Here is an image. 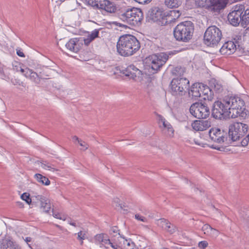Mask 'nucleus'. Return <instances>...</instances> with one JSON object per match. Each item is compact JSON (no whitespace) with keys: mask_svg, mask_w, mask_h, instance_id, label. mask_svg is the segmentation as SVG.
I'll return each mask as SVG.
<instances>
[{"mask_svg":"<svg viewBox=\"0 0 249 249\" xmlns=\"http://www.w3.org/2000/svg\"><path fill=\"white\" fill-rule=\"evenodd\" d=\"M140 48L139 41L136 37L131 35L121 36L117 43V52L124 56L132 55Z\"/></svg>","mask_w":249,"mask_h":249,"instance_id":"1","label":"nucleus"},{"mask_svg":"<svg viewBox=\"0 0 249 249\" xmlns=\"http://www.w3.org/2000/svg\"><path fill=\"white\" fill-rule=\"evenodd\" d=\"M224 100L225 105L228 109L229 118H235L237 117L243 112L245 109V102L239 97H227Z\"/></svg>","mask_w":249,"mask_h":249,"instance_id":"2","label":"nucleus"},{"mask_svg":"<svg viewBox=\"0 0 249 249\" xmlns=\"http://www.w3.org/2000/svg\"><path fill=\"white\" fill-rule=\"evenodd\" d=\"M194 26L192 22L186 21L178 24L174 29V35L178 41L188 42L194 33Z\"/></svg>","mask_w":249,"mask_h":249,"instance_id":"3","label":"nucleus"},{"mask_svg":"<svg viewBox=\"0 0 249 249\" xmlns=\"http://www.w3.org/2000/svg\"><path fill=\"white\" fill-rule=\"evenodd\" d=\"M119 18L129 25L138 26L143 19V13L140 9L134 7L120 14Z\"/></svg>","mask_w":249,"mask_h":249,"instance_id":"4","label":"nucleus"},{"mask_svg":"<svg viewBox=\"0 0 249 249\" xmlns=\"http://www.w3.org/2000/svg\"><path fill=\"white\" fill-rule=\"evenodd\" d=\"M222 37V33L220 29L215 26L209 27L204 36V41L209 46L217 45Z\"/></svg>","mask_w":249,"mask_h":249,"instance_id":"5","label":"nucleus"},{"mask_svg":"<svg viewBox=\"0 0 249 249\" xmlns=\"http://www.w3.org/2000/svg\"><path fill=\"white\" fill-rule=\"evenodd\" d=\"M189 84V80L185 78H174L170 84L171 91L175 95H182L188 89Z\"/></svg>","mask_w":249,"mask_h":249,"instance_id":"6","label":"nucleus"},{"mask_svg":"<svg viewBox=\"0 0 249 249\" xmlns=\"http://www.w3.org/2000/svg\"><path fill=\"white\" fill-rule=\"evenodd\" d=\"M169 58L168 55L164 53H161L156 54H153L147 59L151 69L157 71L162 67Z\"/></svg>","mask_w":249,"mask_h":249,"instance_id":"7","label":"nucleus"},{"mask_svg":"<svg viewBox=\"0 0 249 249\" xmlns=\"http://www.w3.org/2000/svg\"><path fill=\"white\" fill-rule=\"evenodd\" d=\"M244 11L245 7L243 5L236 4L233 6L228 16V19L230 24L237 26L241 23V16Z\"/></svg>","mask_w":249,"mask_h":249,"instance_id":"8","label":"nucleus"},{"mask_svg":"<svg viewBox=\"0 0 249 249\" xmlns=\"http://www.w3.org/2000/svg\"><path fill=\"white\" fill-rule=\"evenodd\" d=\"M190 112L195 117L206 118L210 114L209 108L201 103H195L190 108Z\"/></svg>","mask_w":249,"mask_h":249,"instance_id":"9","label":"nucleus"},{"mask_svg":"<svg viewBox=\"0 0 249 249\" xmlns=\"http://www.w3.org/2000/svg\"><path fill=\"white\" fill-rule=\"evenodd\" d=\"M147 16L149 19L154 22H159L161 25L167 22L162 8L158 7H152L148 10Z\"/></svg>","mask_w":249,"mask_h":249,"instance_id":"10","label":"nucleus"},{"mask_svg":"<svg viewBox=\"0 0 249 249\" xmlns=\"http://www.w3.org/2000/svg\"><path fill=\"white\" fill-rule=\"evenodd\" d=\"M122 73L135 81L141 82L143 77L146 76L141 71L137 68L134 65H131L122 71Z\"/></svg>","mask_w":249,"mask_h":249,"instance_id":"11","label":"nucleus"},{"mask_svg":"<svg viewBox=\"0 0 249 249\" xmlns=\"http://www.w3.org/2000/svg\"><path fill=\"white\" fill-rule=\"evenodd\" d=\"M212 114L216 119H221L223 115L229 117V112L227 107L225 105V100L222 102H215L212 110Z\"/></svg>","mask_w":249,"mask_h":249,"instance_id":"12","label":"nucleus"},{"mask_svg":"<svg viewBox=\"0 0 249 249\" xmlns=\"http://www.w3.org/2000/svg\"><path fill=\"white\" fill-rule=\"evenodd\" d=\"M94 8L110 13L116 11L115 5L109 0H94Z\"/></svg>","mask_w":249,"mask_h":249,"instance_id":"13","label":"nucleus"},{"mask_svg":"<svg viewBox=\"0 0 249 249\" xmlns=\"http://www.w3.org/2000/svg\"><path fill=\"white\" fill-rule=\"evenodd\" d=\"M209 135L211 140L217 143L222 144L225 141L226 133L219 128H211L209 130Z\"/></svg>","mask_w":249,"mask_h":249,"instance_id":"14","label":"nucleus"},{"mask_svg":"<svg viewBox=\"0 0 249 249\" xmlns=\"http://www.w3.org/2000/svg\"><path fill=\"white\" fill-rule=\"evenodd\" d=\"M19 71L27 79L35 84L40 83L41 76L33 70L27 67H20Z\"/></svg>","mask_w":249,"mask_h":249,"instance_id":"15","label":"nucleus"},{"mask_svg":"<svg viewBox=\"0 0 249 249\" xmlns=\"http://www.w3.org/2000/svg\"><path fill=\"white\" fill-rule=\"evenodd\" d=\"M65 46L70 51L77 53L83 47V40L79 38H71L66 44Z\"/></svg>","mask_w":249,"mask_h":249,"instance_id":"16","label":"nucleus"},{"mask_svg":"<svg viewBox=\"0 0 249 249\" xmlns=\"http://www.w3.org/2000/svg\"><path fill=\"white\" fill-rule=\"evenodd\" d=\"M119 234V246L123 247L124 249H139L136 246L132 240L130 239H126L123 236Z\"/></svg>","mask_w":249,"mask_h":249,"instance_id":"17","label":"nucleus"},{"mask_svg":"<svg viewBox=\"0 0 249 249\" xmlns=\"http://www.w3.org/2000/svg\"><path fill=\"white\" fill-rule=\"evenodd\" d=\"M229 0H209V9L214 11H219L225 8Z\"/></svg>","mask_w":249,"mask_h":249,"instance_id":"18","label":"nucleus"},{"mask_svg":"<svg viewBox=\"0 0 249 249\" xmlns=\"http://www.w3.org/2000/svg\"><path fill=\"white\" fill-rule=\"evenodd\" d=\"M191 125L196 131H204L211 126V123L209 120H196Z\"/></svg>","mask_w":249,"mask_h":249,"instance_id":"19","label":"nucleus"},{"mask_svg":"<svg viewBox=\"0 0 249 249\" xmlns=\"http://www.w3.org/2000/svg\"><path fill=\"white\" fill-rule=\"evenodd\" d=\"M236 46L233 41H229L225 42L220 50L222 54L230 55L235 52Z\"/></svg>","mask_w":249,"mask_h":249,"instance_id":"20","label":"nucleus"},{"mask_svg":"<svg viewBox=\"0 0 249 249\" xmlns=\"http://www.w3.org/2000/svg\"><path fill=\"white\" fill-rule=\"evenodd\" d=\"M35 197L38 201L37 203H39L41 210L45 213L49 212L51 208L49 200L41 195H37Z\"/></svg>","mask_w":249,"mask_h":249,"instance_id":"21","label":"nucleus"},{"mask_svg":"<svg viewBox=\"0 0 249 249\" xmlns=\"http://www.w3.org/2000/svg\"><path fill=\"white\" fill-rule=\"evenodd\" d=\"M240 128L236 126L235 123H233L230 125L229 127V137L232 142H236L239 141V135H238V129Z\"/></svg>","mask_w":249,"mask_h":249,"instance_id":"22","label":"nucleus"},{"mask_svg":"<svg viewBox=\"0 0 249 249\" xmlns=\"http://www.w3.org/2000/svg\"><path fill=\"white\" fill-rule=\"evenodd\" d=\"M96 243L99 244L100 245V247H102V246H105V248L106 249H107V248L106 246V244H111V242L110 240L108 238L107 235L105 234H99L96 235L95 238Z\"/></svg>","mask_w":249,"mask_h":249,"instance_id":"23","label":"nucleus"},{"mask_svg":"<svg viewBox=\"0 0 249 249\" xmlns=\"http://www.w3.org/2000/svg\"><path fill=\"white\" fill-rule=\"evenodd\" d=\"M201 83H195L193 84L189 91V94L190 96L197 98L200 97V90H201Z\"/></svg>","mask_w":249,"mask_h":249,"instance_id":"24","label":"nucleus"},{"mask_svg":"<svg viewBox=\"0 0 249 249\" xmlns=\"http://www.w3.org/2000/svg\"><path fill=\"white\" fill-rule=\"evenodd\" d=\"M1 249H20V247L16 243L10 240H2L1 246Z\"/></svg>","mask_w":249,"mask_h":249,"instance_id":"25","label":"nucleus"},{"mask_svg":"<svg viewBox=\"0 0 249 249\" xmlns=\"http://www.w3.org/2000/svg\"><path fill=\"white\" fill-rule=\"evenodd\" d=\"M235 125L240 128L238 129L239 139L242 138L246 133H249V128L247 124L239 122L234 123Z\"/></svg>","mask_w":249,"mask_h":249,"instance_id":"26","label":"nucleus"},{"mask_svg":"<svg viewBox=\"0 0 249 249\" xmlns=\"http://www.w3.org/2000/svg\"><path fill=\"white\" fill-rule=\"evenodd\" d=\"M35 164L38 165L39 166H41L43 169L46 170H48L53 172L58 171V170L54 168L53 166H52L46 161L36 160L35 161Z\"/></svg>","mask_w":249,"mask_h":249,"instance_id":"27","label":"nucleus"},{"mask_svg":"<svg viewBox=\"0 0 249 249\" xmlns=\"http://www.w3.org/2000/svg\"><path fill=\"white\" fill-rule=\"evenodd\" d=\"M200 92V97L203 99H210L211 97H209V95H211V89L209 87L201 84Z\"/></svg>","mask_w":249,"mask_h":249,"instance_id":"28","label":"nucleus"},{"mask_svg":"<svg viewBox=\"0 0 249 249\" xmlns=\"http://www.w3.org/2000/svg\"><path fill=\"white\" fill-rule=\"evenodd\" d=\"M107 65V63L106 61L97 58L95 59L94 63V68L98 71H103V69H105Z\"/></svg>","mask_w":249,"mask_h":249,"instance_id":"29","label":"nucleus"},{"mask_svg":"<svg viewBox=\"0 0 249 249\" xmlns=\"http://www.w3.org/2000/svg\"><path fill=\"white\" fill-rule=\"evenodd\" d=\"M34 178L37 182L42 185L48 186L50 184V181L49 179L40 174H36L34 175Z\"/></svg>","mask_w":249,"mask_h":249,"instance_id":"30","label":"nucleus"},{"mask_svg":"<svg viewBox=\"0 0 249 249\" xmlns=\"http://www.w3.org/2000/svg\"><path fill=\"white\" fill-rule=\"evenodd\" d=\"M164 3L169 8H176L181 4L182 0H165Z\"/></svg>","mask_w":249,"mask_h":249,"instance_id":"31","label":"nucleus"},{"mask_svg":"<svg viewBox=\"0 0 249 249\" xmlns=\"http://www.w3.org/2000/svg\"><path fill=\"white\" fill-rule=\"evenodd\" d=\"M244 12L241 16V25L245 28L249 24V9L245 10Z\"/></svg>","mask_w":249,"mask_h":249,"instance_id":"32","label":"nucleus"},{"mask_svg":"<svg viewBox=\"0 0 249 249\" xmlns=\"http://www.w3.org/2000/svg\"><path fill=\"white\" fill-rule=\"evenodd\" d=\"M211 87L213 89L216 91L219 92L222 89V86L219 82L214 79L211 80L210 81Z\"/></svg>","mask_w":249,"mask_h":249,"instance_id":"33","label":"nucleus"},{"mask_svg":"<svg viewBox=\"0 0 249 249\" xmlns=\"http://www.w3.org/2000/svg\"><path fill=\"white\" fill-rule=\"evenodd\" d=\"M162 133L169 137H172L174 136V130L171 124H169L161 130Z\"/></svg>","mask_w":249,"mask_h":249,"instance_id":"34","label":"nucleus"},{"mask_svg":"<svg viewBox=\"0 0 249 249\" xmlns=\"http://www.w3.org/2000/svg\"><path fill=\"white\" fill-rule=\"evenodd\" d=\"M158 117L159 125L160 128L161 129V130L165 128L166 125L170 124L161 115H159Z\"/></svg>","mask_w":249,"mask_h":249,"instance_id":"35","label":"nucleus"},{"mask_svg":"<svg viewBox=\"0 0 249 249\" xmlns=\"http://www.w3.org/2000/svg\"><path fill=\"white\" fill-rule=\"evenodd\" d=\"M195 3L196 5L198 7H205L209 9V0H196Z\"/></svg>","mask_w":249,"mask_h":249,"instance_id":"36","label":"nucleus"},{"mask_svg":"<svg viewBox=\"0 0 249 249\" xmlns=\"http://www.w3.org/2000/svg\"><path fill=\"white\" fill-rule=\"evenodd\" d=\"M169 223V221L165 219L164 218H161L157 220V225L161 228L163 230H164L165 229V226L167 225L168 223Z\"/></svg>","mask_w":249,"mask_h":249,"instance_id":"37","label":"nucleus"},{"mask_svg":"<svg viewBox=\"0 0 249 249\" xmlns=\"http://www.w3.org/2000/svg\"><path fill=\"white\" fill-rule=\"evenodd\" d=\"M164 230H165L170 234H173L177 231V228L175 226L171 224L169 222L167 225L165 226V229Z\"/></svg>","mask_w":249,"mask_h":249,"instance_id":"38","label":"nucleus"},{"mask_svg":"<svg viewBox=\"0 0 249 249\" xmlns=\"http://www.w3.org/2000/svg\"><path fill=\"white\" fill-rule=\"evenodd\" d=\"M79 39H82L83 42H84L85 44L88 46L93 40V32L89 34L87 38L80 37Z\"/></svg>","mask_w":249,"mask_h":249,"instance_id":"39","label":"nucleus"},{"mask_svg":"<svg viewBox=\"0 0 249 249\" xmlns=\"http://www.w3.org/2000/svg\"><path fill=\"white\" fill-rule=\"evenodd\" d=\"M104 33L102 28L94 29V39L102 37Z\"/></svg>","mask_w":249,"mask_h":249,"instance_id":"40","label":"nucleus"},{"mask_svg":"<svg viewBox=\"0 0 249 249\" xmlns=\"http://www.w3.org/2000/svg\"><path fill=\"white\" fill-rule=\"evenodd\" d=\"M21 198L25 201L28 204H31L32 199L30 197V195L28 193H24L21 196Z\"/></svg>","mask_w":249,"mask_h":249,"instance_id":"41","label":"nucleus"},{"mask_svg":"<svg viewBox=\"0 0 249 249\" xmlns=\"http://www.w3.org/2000/svg\"><path fill=\"white\" fill-rule=\"evenodd\" d=\"M212 228L209 225L205 224L202 227V230L205 234L209 235Z\"/></svg>","mask_w":249,"mask_h":249,"instance_id":"42","label":"nucleus"},{"mask_svg":"<svg viewBox=\"0 0 249 249\" xmlns=\"http://www.w3.org/2000/svg\"><path fill=\"white\" fill-rule=\"evenodd\" d=\"M53 215L54 217L57 218V219L63 220H65L66 218V216L65 215L60 214L58 213L53 212Z\"/></svg>","mask_w":249,"mask_h":249,"instance_id":"43","label":"nucleus"},{"mask_svg":"<svg viewBox=\"0 0 249 249\" xmlns=\"http://www.w3.org/2000/svg\"><path fill=\"white\" fill-rule=\"evenodd\" d=\"M87 237V234L84 231H80L77 233V239L80 240H83Z\"/></svg>","mask_w":249,"mask_h":249,"instance_id":"44","label":"nucleus"},{"mask_svg":"<svg viewBox=\"0 0 249 249\" xmlns=\"http://www.w3.org/2000/svg\"><path fill=\"white\" fill-rule=\"evenodd\" d=\"M119 236L117 237V240H115V243L116 244V245H114L111 242V244H110L109 245H110L111 247L113 249H123V247H120L119 246Z\"/></svg>","mask_w":249,"mask_h":249,"instance_id":"45","label":"nucleus"},{"mask_svg":"<svg viewBox=\"0 0 249 249\" xmlns=\"http://www.w3.org/2000/svg\"><path fill=\"white\" fill-rule=\"evenodd\" d=\"M219 234V232L218 230L212 228L209 235L212 236V237H216L218 236Z\"/></svg>","mask_w":249,"mask_h":249,"instance_id":"46","label":"nucleus"},{"mask_svg":"<svg viewBox=\"0 0 249 249\" xmlns=\"http://www.w3.org/2000/svg\"><path fill=\"white\" fill-rule=\"evenodd\" d=\"M180 13L179 10H173L170 12V15L175 18H178L180 16Z\"/></svg>","mask_w":249,"mask_h":249,"instance_id":"47","label":"nucleus"},{"mask_svg":"<svg viewBox=\"0 0 249 249\" xmlns=\"http://www.w3.org/2000/svg\"><path fill=\"white\" fill-rule=\"evenodd\" d=\"M184 72V69L181 67H176L174 70V73L177 75H180Z\"/></svg>","mask_w":249,"mask_h":249,"instance_id":"48","label":"nucleus"},{"mask_svg":"<svg viewBox=\"0 0 249 249\" xmlns=\"http://www.w3.org/2000/svg\"><path fill=\"white\" fill-rule=\"evenodd\" d=\"M78 143L81 146V150H85L88 147V145L87 144V143L82 140L79 141Z\"/></svg>","mask_w":249,"mask_h":249,"instance_id":"49","label":"nucleus"},{"mask_svg":"<svg viewBox=\"0 0 249 249\" xmlns=\"http://www.w3.org/2000/svg\"><path fill=\"white\" fill-rule=\"evenodd\" d=\"M208 245L207 241H202L198 243V247L202 249H205Z\"/></svg>","mask_w":249,"mask_h":249,"instance_id":"50","label":"nucleus"},{"mask_svg":"<svg viewBox=\"0 0 249 249\" xmlns=\"http://www.w3.org/2000/svg\"><path fill=\"white\" fill-rule=\"evenodd\" d=\"M135 217L138 220H139V221H142V222H144L146 221V218H145L143 216H142V215H141L139 214H138V213L136 214L135 215Z\"/></svg>","mask_w":249,"mask_h":249,"instance_id":"51","label":"nucleus"},{"mask_svg":"<svg viewBox=\"0 0 249 249\" xmlns=\"http://www.w3.org/2000/svg\"><path fill=\"white\" fill-rule=\"evenodd\" d=\"M113 24L114 25H115L116 26H118L122 28L126 29L128 28V26L126 25L119 23L117 21H114L113 22Z\"/></svg>","mask_w":249,"mask_h":249,"instance_id":"52","label":"nucleus"},{"mask_svg":"<svg viewBox=\"0 0 249 249\" xmlns=\"http://www.w3.org/2000/svg\"><path fill=\"white\" fill-rule=\"evenodd\" d=\"M113 202L116 204V206H121L120 200L118 198H114L113 199Z\"/></svg>","mask_w":249,"mask_h":249,"instance_id":"53","label":"nucleus"},{"mask_svg":"<svg viewBox=\"0 0 249 249\" xmlns=\"http://www.w3.org/2000/svg\"><path fill=\"white\" fill-rule=\"evenodd\" d=\"M136 2L140 4H145L150 2L151 0H134Z\"/></svg>","mask_w":249,"mask_h":249,"instance_id":"54","label":"nucleus"},{"mask_svg":"<svg viewBox=\"0 0 249 249\" xmlns=\"http://www.w3.org/2000/svg\"><path fill=\"white\" fill-rule=\"evenodd\" d=\"M24 240L28 244L29 247L30 248H31L30 245V244H29V243L32 242V238L31 237H27L25 238V239H24Z\"/></svg>","mask_w":249,"mask_h":249,"instance_id":"55","label":"nucleus"},{"mask_svg":"<svg viewBox=\"0 0 249 249\" xmlns=\"http://www.w3.org/2000/svg\"><path fill=\"white\" fill-rule=\"evenodd\" d=\"M85 2L88 5L91 6V7L93 6V0H85Z\"/></svg>","mask_w":249,"mask_h":249,"instance_id":"56","label":"nucleus"},{"mask_svg":"<svg viewBox=\"0 0 249 249\" xmlns=\"http://www.w3.org/2000/svg\"><path fill=\"white\" fill-rule=\"evenodd\" d=\"M112 70V72H110V73L109 74L110 76H113V75H115L116 74V71H117V68H111Z\"/></svg>","mask_w":249,"mask_h":249,"instance_id":"57","label":"nucleus"},{"mask_svg":"<svg viewBox=\"0 0 249 249\" xmlns=\"http://www.w3.org/2000/svg\"><path fill=\"white\" fill-rule=\"evenodd\" d=\"M17 54L20 57H24V53L19 50L17 51Z\"/></svg>","mask_w":249,"mask_h":249,"instance_id":"58","label":"nucleus"},{"mask_svg":"<svg viewBox=\"0 0 249 249\" xmlns=\"http://www.w3.org/2000/svg\"><path fill=\"white\" fill-rule=\"evenodd\" d=\"M72 140L73 141V142L76 143H78L79 141H80L81 140H80L79 139V138L76 136H74L72 137Z\"/></svg>","mask_w":249,"mask_h":249,"instance_id":"59","label":"nucleus"},{"mask_svg":"<svg viewBox=\"0 0 249 249\" xmlns=\"http://www.w3.org/2000/svg\"><path fill=\"white\" fill-rule=\"evenodd\" d=\"M69 223L70 225L73 226L74 227L77 226V223L76 222H73V221H71L69 222Z\"/></svg>","mask_w":249,"mask_h":249,"instance_id":"60","label":"nucleus"},{"mask_svg":"<svg viewBox=\"0 0 249 249\" xmlns=\"http://www.w3.org/2000/svg\"><path fill=\"white\" fill-rule=\"evenodd\" d=\"M211 147L212 148H213V149H217V150H220V147L218 146H216V145H212L211 146Z\"/></svg>","mask_w":249,"mask_h":249,"instance_id":"61","label":"nucleus"},{"mask_svg":"<svg viewBox=\"0 0 249 249\" xmlns=\"http://www.w3.org/2000/svg\"><path fill=\"white\" fill-rule=\"evenodd\" d=\"M111 231L114 232V233H117V231H118V230H117V228H116V227H114L112 229ZM118 234H119V233H118ZM119 235V234H118Z\"/></svg>","mask_w":249,"mask_h":249,"instance_id":"62","label":"nucleus"},{"mask_svg":"<svg viewBox=\"0 0 249 249\" xmlns=\"http://www.w3.org/2000/svg\"><path fill=\"white\" fill-rule=\"evenodd\" d=\"M18 205L20 207H23V205L22 204V203H21V202H18Z\"/></svg>","mask_w":249,"mask_h":249,"instance_id":"63","label":"nucleus"},{"mask_svg":"<svg viewBox=\"0 0 249 249\" xmlns=\"http://www.w3.org/2000/svg\"><path fill=\"white\" fill-rule=\"evenodd\" d=\"M196 142V144H197V145H202L203 147H204V145H202L201 144V143H200L197 142Z\"/></svg>","mask_w":249,"mask_h":249,"instance_id":"64","label":"nucleus"}]
</instances>
